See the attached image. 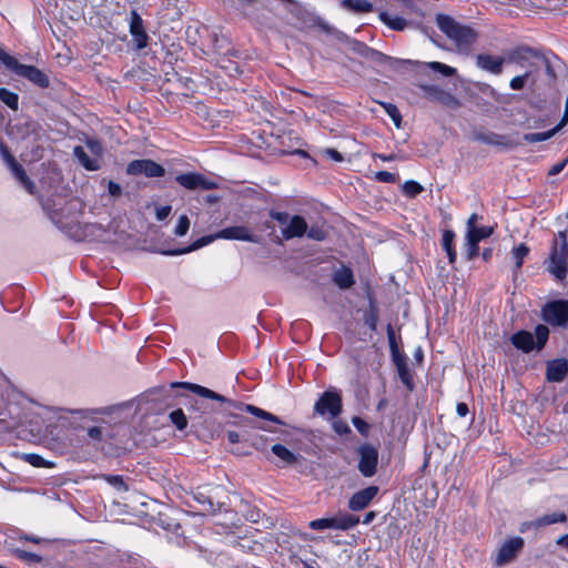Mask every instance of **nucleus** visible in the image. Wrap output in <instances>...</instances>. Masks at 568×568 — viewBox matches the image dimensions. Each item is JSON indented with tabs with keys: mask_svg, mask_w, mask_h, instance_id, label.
Segmentation results:
<instances>
[{
	"mask_svg": "<svg viewBox=\"0 0 568 568\" xmlns=\"http://www.w3.org/2000/svg\"><path fill=\"white\" fill-rule=\"evenodd\" d=\"M427 67L436 72L442 73L444 77H453L457 72L455 68L437 61L428 62Z\"/></svg>",
	"mask_w": 568,
	"mask_h": 568,
	"instance_id": "obj_43",
	"label": "nucleus"
},
{
	"mask_svg": "<svg viewBox=\"0 0 568 568\" xmlns=\"http://www.w3.org/2000/svg\"><path fill=\"white\" fill-rule=\"evenodd\" d=\"M272 453L280 459L283 466H291L296 464L301 456L294 454L290 449H287L285 446L281 444H275L272 446Z\"/></svg>",
	"mask_w": 568,
	"mask_h": 568,
	"instance_id": "obj_27",
	"label": "nucleus"
},
{
	"mask_svg": "<svg viewBox=\"0 0 568 568\" xmlns=\"http://www.w3.org/2000/svg\"><path fill=\"white\" fill-rule=\"evenodd\" d=\"M190 229V220L186 215L179 217L178 224L174 230V234L178 236H184Z\"/></svg>",
	"mask_w": 568,
	"mask_h": 568,
	"instance_id": "obj_45",
	"label": "nucleus"
},
{
	"mask_svg": "<svg viewBox=\"0 0 568 568\" xmlns=\"http://www.w3.org/2000/svg\"><path fill=\"white\" fill-rule=\"evenodd\" d=\"M475 139L489 145H497L504 148H513L516 145V143L513 142L510 138L494 132L476 134Z\"/></svg>",
	"mask_w": 568,
	"mask_h": 568,
	"instance_id": "obj_25",
	"label": "nucleus"
},
{
	"mask_svg": "<svg viewBox=\"0 0 568 568\" xmlns=\"http://www.w3.org/2000/svg\"><path fill=\"white\" fill-rule=\"evenodd\" d=\"M568 374V361L557 358L548 361L546 364V378L548 382L560 383Z\"/></svg>",
	"mask_w": 568,
	"mask_h": 568,
	"instance_id": "obj_19",
	"label": "nucleus"
},
{
	"mask_svg": "<svg viewBox=\"0 0 568 568\" xmlns=\"http://www.w3.org/2000/svg\"><path fill=\"white\" fill-rule=\"evenodd\" d=\"M358 470L364 477H372L376 474L378 463V450L372 445H362L358 448Z\"/></svg>",
	"mask_w": 568,
	"mask_h": 568,
	"instance_id": "obj_9",
	"label": "nucleus"
},
{
	"mask_svg": "<svg viewBox=\"0 0 568 568\" xmlns=\"http://www.w3.org/2000/svg\"><path fill=\"white\" fill-rule=\"evenodd\" d=\"M417 87L424 92V97L449 109L460 108V101L448 91L433 84L418 83Z\"/></svg>",
	"mask_w": 568,
	"mask_h": 568,
	"instance_id": "obj_7",
	"label": "nucleus"
},
{
	"mask_svg": "<svg viewBox=\"0 0 568 568\" xmlns=\"http://www.w3.org/2000/svg\"><path fill=\"white\" fill-rule=\"evenodd\" d=\"M129 30H130L132 40L135 44V48L138 50L144 49L148 45L149 36L144 29L142 18L135 10H132L130 12Z\"/></svg>",
	"mask_w": 568,
	"mask_h": 568,
	"instance_id": "obj_14",
	"label": "nucleus"
},
{
	"mask_svg": "<svg viewBox=\"0 0 568 568\" xmlns=\"http://www.w3.org/2000/svg\"><path fill=\"white\" fill-rule=\"evenodd\" d=\"M0 62H2L8 69H12L17 62V59L4 52L0 48Z\"/></svg>",
	"mask_w": 568,
	"mask_h": 568,
	"instance_id": "obj_55",
	"label": "nucleus"
},
{
	"mask_svg": "<svg viewBox=\"0 0 568 568\" xmlns=\"http://www.w3.org/2000/svg\"><path fill=\"white\" fill-rule=\"evenodd\" d=\"M493 226H476L475 229L467 230L466 233L471 237L476 239L477 242H480L481 240L489 237L493 234Z\"/></svg>",
	"mask_w": 568,
	"mask_h": 568,
	"instance_id": "obj_40",
	"label": "nucleus"
},
{
	"mask_svg": "<svg viewBox=\"0 0 568 568\" xmlns=\"http://www.w3.org/2000/svg\"><path fill=\"white\" fill-rule=\"evenodd\" d=\"M73 155L84 169L89 171H97L100 169V160L88 153L83 146L77 145L73 149Z\"/></svg>",
	"mask_w": 568,
	"mask_h": 568,
	"instance_id": "obj_26",
	"label": "nucleus"
},
{
	"mask_svg": "<svg viewBox=\"0 0 568 568\" xmlns=\"http://www.w3.org/2000/svg\"><path fill=\"white\" fill-rule=\"evenodd\" d=\"M378 493V487L369 486L353 494L348 500V508L358 511L366 508Z\"/></svg>",
	"mask_w": 568,
	"mask_h": 568,
	"instance_id": "obj_18",
	"label": "nucleus"
},
{
	"mask_svg": "<svg viewBox=\"0 0 568 568\" xmlns=\"http://www.w3.org/2000/svg\"><path fill=\"white\" fill-rule=\"evenodd\" d=\"M172 211L170 205L158 206L155 210V216L159 221L165 220Z\"/></svg>",
	"mask_w": 568,
	"mask_h": 568,
	"instance_id": "obj_59",
	"label": "nucleus"
},
{
	"mask_svg": "<svg viewBox=\"0 0 568 568\" xmlns=\"http://www.w3.org/2000/svg\"><path fill=\"white\" fill-rule=\"evenodd\" d=\"M272 217L275 221H277L281 225H283V227H285L288 224L290 220L292 219V216L286 212L273 213Z\"/></svg>",
	"mask_w": 568,
	"mask_h": 568,
	"instance_id": "obj_58",
	"label": "nucleus"
},
{
	"mask_svg": "<svg viewBox=\"0 0 568 568\" xmlns=\"http://www.w3.org/2000/svg\"><path fill=\"white\" fill-rule=\"evenodd\" d=\"M549 337V328L539 324L535 328V334L528 331H519L511 335V344L524 353L531 352L535 347L540 351L547 343Z\"/></svg>",
	"mask_w": 568,
	"mask_h": 568,
	"instance_id": "obj_4",
	"label": "nucleus"
},
{
	"mask_svg": "<svg viewBox=\"0 0 568 568\" xmlns=\"http://www.w3.org/2000/svg\"><path fill=\"white\" fill-rule=\"evenodd\" d=\"M476 239L471 237L466 233V242L464 245V252L467 261L475 260L479 254V246Z\"/></svg>",
	"mask_w": 568,
	"mask_h": 568,
	"instance_id": "obj_36",
	"label": "nucleus"
},
{
	"mask_svg": "<svg viewBox=\"0 0 568 568\" xmlns=\"http://www.w3.org/2000/svg\"><path fill=\"white\" fill-rule=\"evenodd\" d=\"M521 537H514L501 545L495 559L496 566H505L511 562L524 548Z\"/></svg>",
	"mask_w": 568,
	"mask_h": 568,
	"instance_id": "obj_11",
	"label": "nucleus"
},
{
	"mask_svg": "<svg viewBox=\"0 0 568 568\" xmlns=\"http://www.w3.org/2000/svg\"><path fill=\"white\" fill-rule=\"evenodd\" d=\"M529 75H530V72L527 71L521 75H517V77L513 78L509 83L510 88L513 90H521L525 87L526 81L529 78Z\"/></svg>",
	"mask_w": 568,
	"mask_h": 568,
	"instance_id": "obj_47",
	"label": "nucleus"
},
{
	"mask_svg": "<svg viewBox=\"0 0 568 568\" xmlns=\"http://www.w3.org/2000/svg\"><path fill=\"white\" fill-rule=\"evenodd\" d=\"M567 162H568V159H565V160H562V161H560V162H558V163L554 164V165L550 168V170H549L548 174H549V175H557V174H559V173L565 169V166H566Z\"/></svg>",
	"mask_w": 568,
	"mask_h": 568,
	"instance_id": "obj_61",
	"label": "nucleus"
},
{
	"mask_svg": "<svg viewBox=\"0 0 568 568\" xmlns=\"http://www.w3.org/2000/svg\"><path fill=\"white\" fill-rule=\"evenodd\" d=\"M567 520V516L562 511H556L552 514L544 515L536 520L529 521L528 525L534 526L535 528H540L545 526H549L557 523H565Z\"/></svg>",
	"mask_w": 568,
	"mask_h": 568,
	"instance_id": "obj_31",
	"label": "nucleus"
},
{
	"mask_svg": "<svg viewBox=\"0 0 568 568\" xmlns=\"http://www.w3.org/2000/svg\"><path fill=\"white\" fill-rule=\"evenodd\" d=\"M436 23L438 29L454 42L458 52L470 53L471 47L478 39V33L473 28L463 26L445 14H438Z\"/></svg>",
	"mask_w": 568,
	"mask_h": 568,
	"instance_id": "obj_1",
	"label": "nucleus"
},
{
	"mask_svg": "<svg viewBox=\"0 0 568 568\" xmlns=\"http://www.w3.org/2000/svg\"><path fill=\"white\" fill-rule=\"evenodd\" d=\"M170 419L179 430H183L187 426L186 416L181 408L173 410L170 414Z\"/></svg>",
	"mask_w": 568,
	"mask_h": 568,
	"instance_id": "obj_42",
	"label": "nucleus"
},
{
	"mask_svg": "<svg viewBox=\"0 0 568 568\" xmlns=\"http://www.w3.org/2000/svg\"><path fill=\"white\" fill-rule=\"evenodd\" d=\"M560 129L556 125L554 129L546 132L527 133L524 135V141L528 143L544 142L552 138Z\"/></svg>",
	"mask_w": 568,
	"mask_h": 568,
	"instance_id": "obj_34",
	"label": "nucleus"
},
{
	"mask_svg": "<svg viewBox=\"0 0 568 568\" xmlns=\"http://www.w3.org/2000/svg\"><path fill=\"white\" fill-rule=\"evenodd\" d=\"M528 253L529 247L525 243L519 244L513 250V257L515 260V266L517 270L521 267L524 258L528 255Z\"/></svg>",
	"mask_w": 568,
	"mask_h": 568,
	"instance_id": "obj_39",
	"label": "nucleus"
},
{
	"mask_svg": "<svg viewBox=\"0 0 568 568\" xmlns=\"http://www.w3.org/2000/svg\"><path fill=\"white\" fill-rule=\"evenodd\" d=\"M220 237L217 236V232L214 233V234H211V235H206V236H202L200 239H197L192 245H190L189 247H185V248H182V250H178V251H168V252H164V254L166 255H179V254H185V253H190L194 250H197V248H201L210 243H212L213 241L215 240H219Z\"/></svg>",
	"mask_w": 568,
	"mask_h": 568,
	"instance_id": "obj_32",
	"label": "nucleus"
},
{
	"mask_svg": "<svg viewBox=\"0 0 568 568\" xmlns=\"http://www.w3.org/2000/svg\"><path fill=\"white\" fill-rule=\"evenodd\" d=\"M230 8L244 11L248 4V0H223Z\"/></svg>",
	"mask_w": 568,
	"mask_h": 568,
	"instance_id": "obj_56",
	"label": "nucleus"
},
{
	"mask_svg": "<svg viewBox=\"0 0 568 568\" xmlns=\"http://www.w3.org/2000/svg\"><path fill=\"white\" fill-rule=\"evenodd\" d=\"M79 206L80 202L78 200L65 201L62 197L48 200L43 203V209L47 211L50 220L59 227L65 225L64 220L74 216Z\"/></svg>",
	"mask_w": 568,
	"mask_h": 568,
	"instance_id": "obj_5",
	"label": "nucleus"
},
{
	"mask_svg": "<svg viewBox=\"0 0 568 568\" xmlns=\"http://www.w3.org/2000/svg\"><path fill=\"white\" fill-rule=\"evenodd\" d=\"M251 146L262 148L266 142L263 140L261 133L257 130L251 132Z\"/></svg>",
	"mask_w": 568,
	"mask_h": 568,
	"instance_id": "obj_57",
	"label": "nucleus"
},
{
	"mask_svg": "<svg viewBox=\"0 0 568 568\" xmlns=\"http://www.w3.org/2000/svg\"><path fill=\"white\" fill-rule=\"evenodd\" d=\"M176 182L187 190H212L216 184L202 174L197 173H184L176 176Z\"/></svg>",
	"mask_w": 568,
	"mask_h": 568,
	"instance_id": "obj_17",
	"label": "nucleus"
},
{
	"mask_svg": "<svg viewBox=\"0 0 568 568\" xmlns=\"http://www.w3.org/2000/svg\"><path fill=\"white\" fill-rule=\"evenodd\" d=\"M333 427H334L335 432L339 435H345V434L351 433V428L348 427V425L343 422H335Z\"/></svg>",
	"mask_w": 568,
	"mask_h": 568,
	"instance_id": "obj_63",
	"label": "nucleus"
},
{
	"mask_svg": "<svg viewBox=\"0 0 568 568\" xmlns=\"http://www.w3.org/2000/svg\"><path fill=\"white\" fill-rule=\"evenodd\" d=\"M314 408L320 415L328 413L332 417H336L342 412V398L337 393L325 392L315 403Z\"/></svg>",
	"mask_w": 568,
	"mask_h": 568,
	"instance_id": "obj_12",
	"label": "nucleus"
},
{
	"mask_svg": "<svg viewBox=\"0 0 568 568\" xmlns=\"http://www.w3.org/2000/svg\"><path fill=\"white\" fill-rule=\"evenodd\" d=\"M381 105L385 110V112L389 115V118L393 120L394 124L399 128L402 123V114L398 110V108L393 103L387 102H381Z\"/></svg>",
	"mask_w": 568,
	"mask_h": 568,
	"instance_id": "obj_38",
	"label": "nucleus"
},
{
	"mask_svg": "<svg viewBox=\"0 0 568 568\" xmlns=\"http://www.w3.org/2000/svg\"><path fill=\"white\" fill-rule=\"evenodd\" d=\"M251 415L258 418V420L251 419V428H261L273 433L276 430L277 425H283V422L280 420L275 415L252 405Z\"/></svg>",
	"mask_w": 568,
	"mask_h": 568,
	"instance_id": "obj_15",
	"label": "nucleus"
},
{
	"mask_svg": "<svg viewBox=\"0 0 568 568\" xmlns=\"http://www.w3.org/2000/svg\"><path fill=\"white\" fill-rule=\"evenodd\" d=\"M374 179L383 183H395L397 181V176L394 173L387 171L376 172Z\"/></svg>",
	"mask_w": 568,
	"mask_h": 568,
	"instance_id": "obj_50",
	"label": "nucleus"
},
{
	"mask_svg": "<svg viewBox=\"0 0 568 568\" xmlns=\"http://www.w3.org/2000/svg\"><path fill=\"white\" fill-rule=\"evenodd\" d=\"M85 149L92 156H97L100 160V156L102 154V145L99 141L92 139L87 140Z\"/></svg>",
	"mask_w": 568,
	"mask_h": 568,
	"instance_id": "obj_46",
	"label": "nucleus"
},
{
	"mask_svg": "<svg viewBox=\"0 0 568 568\" xmlns=\"http://www.w3.org/2000/svg\"><path fill=\"white\" fill-rule=\"evenodd\" d=\"M1 153L14 178L30 194H32L34 192V183L29 179L23 168L14 160L7 149H2Z\"/></svg>",
	"mask_w": 568,
	"mask_h": 568,
	"instance_id": "obj_16",
	"label": "nucleus"
},
{
	"mask_svg": "<svg viewBox=\"0 0 568 568\" xmlns=\"http://www.w3.org/2000/svg\"><path fill=\"white\" fill-rule=\"evenodd\" d=\"M0 100L13 111L19 108V95L6 88H0Z\"/></svg>",
	"mask_w": 568,
	"mask_h": 568,
	"instance_id": "obj_35",
	"label": "nucleus"
},
{
	"mask_svg": "<svg viewBox=\"0 0 568 568\" xmlns=\"http://www.w3.org/2000/svg\"><path fill=\"white\" fill-rule=\"evenodd\" d=\"M130 175L144 174L148 178H160L164 175V169L152 160H134L126 166Z\"/></svg>",
	"mask_w": 568,
	"mask_h": 568,
	"instance_id": "obj_10",
	"label": "nucleus"
},
{
	"mask_svg": "<svg viewBox=\"0 0 568 568\" xmlns=\"http://www.w3.org/2000/svg\"><path fill=\"white\" fill-rule=\"evenodd\" d=\"M333 281L342 290L351 288L355 283L352 270L345 266L334 273Z\"/></svg>",
	"mask_w": 568,
	"mask_h": 568,
	"instance_id": "obj_28",
	"label": "nucleus"
},
{
	"mask_svg": "<svg viewBox=\"0 0 568 568\" xmlns=\"http://www.w3.org/2000/svg\"><path fill=\"white\" fill-rule=\"evenodd\" d=\"M217 236L223 240L248 241V229L245 226H231L219 231Z\"/></svg>",
	"mask_w": 568,
	"mask_h": 568,
	"instance_id": "obj_29",
	"label": "nucleus"
},
{
	"mask_svg": "<svg viewBox=\"0 0 568 568\" xmlns=\"http://www.w3.org/2000/svg\"><path fill=\"white\" fill-rule=\"evenodd\" d=\"M379 19L390 29L396 31H403L408 24V22L404 18L398 16H390L387 12H381Z\"/></svg>",
	"mask_w": 568,
	"mask_h": 568,
	"instance_id": "obj_33",
	"label": "nucleus"
},
{
	"mask_svg": "<svg viewBox=\"0 0 568 568\" xmlns=\"http://www.w3.org/2000/svg\"><path fill=\"white\" fill-rule=\"evenodd\" d=\"M323 153L336 162L343 161V155L335 149H325Z\"/></svg>",
	"mask_w": 568,
	"mask_h": 568,
	"instance_id": "obj_62",
	"label": "nucleus"
},
{
	"mask_svg": "<svg viewBox=\"0 0 568 568\" xmlns=\"http://www.w3.org/2000/svg\"><path fill=\"white\" fill-rule=\"evenodd\" d=\"M341 4L353 13H367L374 10L373 3L367 0H343Z\"/></svg>",
	"mask_w": 568,
	"mask_h": 568,
	"instance_id": "obj_30",
	"label": "nucleus"
},
{
	"mask_svg": "<svg viewBox=\"0 0 568 568\" xmlns=\"http://www.w3.org/2000/svg\"><path fill=\"white\" fill-rule=\"evenodd\" d=\"M102 478L119 493L128 490V485L120 475H102Z\"/></svg>",
	"mask_w": 568,
	"mask_h": 568,
	"instance_id": "obj_37",
	"label": "nucleus"
},
{
	"mask_svg": "<svg viewBox=\"0 0 568 568\" xmlns=\"http://www.w3.org/2000/svg\"><path fill=\"white\" fill-rule=\"evenodd\" d=\"M305 234L307 235L308 239L314 241H323L326 236L324 230L318 226H312L310 229L307 227Z\"/></svg>",
	"mask_w": 568,
	"mask_h": 568,
	"instance_id": "obj_51",
	"label": "nucleus"
},
{
	"mask_svg": "<svg viewBox=\"0 0 568 568\" xmlns=\"http://www.w3.org/2000/svg\"><path fill=\"white\" fill-rule=\"evenodd\" d=\"M108 191H109L110 195H112V196H120L122 193V189H121L120 184H118L113 181L109 182Z\"/></svg>",
	"mask_w": 568,
	"mask_h": 568,
	"instance_id": "obj_64",
	"label": "nucleus"
},
{
	"mask_svg": "<svg viewBox=\"0 0 568 568\" xmlns=\"http://www.w3.org/2000/svg\"><path fill=\"white\" fill-rule=\"evenodd\" d=\"M541 317L551 326H566L568 324V300H557L545 304Z\"/></svg>",
	"mask_w": 568,
	"mask_h": 568,
	"instance_id": "obj_6",
	"label": "nucleus"
},
{
	"mask_svg": "<svg viewBox=\"0 0 568 568\" xmlns=\"http://www.w3.org/2000/svg\"><path fill=\"white\" fill-rule=\"evenodd\" d=\"M329 529L348 530L359 523V518L348 513L337 514L336 516L328 517Z\"/></svg>",
	"mask_w": 568,
	"mask_h": 568,
	"instance_id": "obj_23",
	"label": "nucleus"
},
{
	"mask_svg": "<svg viewBox=\"0 0 568 568\" xmlns=\"http://www.w3.org/2000/svg\"><path fill=\"white\" fill-rule=\"evenodd\" d=\"M454 240H455V232L454 231H452V230L444 231L443 237H442L443 248L445 251L455 248L454 247Z\"/></svg>",
	"mask_w": 568,
	"mask_h": 568,
	"instance_id": "obj_48",
	"label": "nucleus"
},
{
	"mask_svg": "<svg viewBox=\"0 0 568 568\" xmlns=\"http://www.w3.org/2000/svg\"><path fill=\"white\" fill-rule=\"evenodd\" d=\"M23 459L34 467L44 466V459L37 454H26Z\"/></svg>",
	"mask_w": 568,
	"mask_h": 568,
	"instance_id": "obj_53",
	"label": "nucleus"
},
{
	"mask_svg": "<svg viewBox=\"0 0 568 568\" xmlns=\"http://www.w3.org/2000/svg\"><path fill=\"white\" fill-rule=\"evenodd\" d=\"M16 554L20 559L28 561V562H40V560H41L40 556H38L33 552H28L24 550H16Z\"/></svg>",
	"mask_w": 568,
	"mask_h": 568,
	"instance_id": "obj_52",
	"label": "nucleus"
},
{
	"mask_svg": "<svg viewBox=\"0 0 568 568\" xmlns=\"http://www.w3.org/2000/svg\"><path fill=\"white\" fill-rule=\"evenodd\" d=\"M195 499L202 504L204 507V510H213V503L209 497H205L203 494L199 493L195 495Z\"/></svg>",
	"mask_w": 568,
	"mask_h": 568,
	"instance_id": "obj_60",
	"label": "nucleus"
},
{
	"mask_svg": "<svg viewBox=\"0 0 568 568\" xmlns=\"http://www.w3.org/2000/svg\"><path fill=\"white\" fill-rule=\"evenodd\" d=\"M568 243L565 232H559L552 243L549 258L545 262L546 270L557 280L562 281L567 276Z\"/></svg>",
	"mask_w": 568,
	"mask_h": 568,
	"instance_id": "obj_3",
	"label": "nucleus"
},
{
	"mask_svg": "<svg viewBox=\"0 0 568 568\" xmlns=\"http://www.w3.org/2000/svg\"><path fill=\"white\" fill-rule=\"evenodd\" d=\"M347 43H348V49L352 52H354L361 57L369 58V59H374V60H382V59L386 58V55H384L383 53L369 48L364 42H361L358 40L352 39Z\"/></svg>",
	"mask_w": 568,
	"mask_h": 568,
	"instance_id": "obj_24",
	"label": "nucleus"
},
{
	"mask_svg": "<svg viewBox=\"0 0 568 568\" xmlns=\"http://www.w3.org/2000/svg\"><path fill=\"white\" fill-rule=\"evenodd\" d=\"M478 89L483 94L491 98L496 102H501L503 95L499 92H497V90L494 89L491 85L487 83H481L478 85Z\"/></svg>",
	"mask_w": 568,
	"mask_h": 568,
	"instance_id": "obj_44",
	"label": "nucleus"
},
{
	"mask_svg": "<svg viewBox=\"0 0 568 568\" xmlns=\"http://www.w3.org/2000/svg\"><path fill=\"white\" fill-rule=\"evenodd\" d=\"M308 527L313 530H325L329 529L327 518H320L310 521Z\"/></svg>",
	"mask_w": 568,
	"mask_h": 568,
	"instance_id": "obj_54",
	"label": "nucleus"
},
{
	"mask_svg": "<svg viewBox=\"0 0 568 568\" xmlns=\"http://www.w3.org/2000/svg\"><path fill=\"white\" fill-rule=\"evenodd\" d=\"M352 423L354 427L364 436H367L369 433L371 426L361 417L354 416L352 418Z\"/></svg>",
	"mask_w": 568,
	"mask_h": 568,
	"instance_id": "obj_49",
	"label": "nucleus"
},
{
	"mask_svg": "<svg viewBox=\"0 0 568 568\" xmlns=\"http://www.w3.org/2000/svg\"><path fill=\"white\" fill-rule=\"evenodd\" d=\"M174 388H186L202 398L212 399L220 404H223L225 402V398L222 395L197 384L172 383L170 385L169 393H172Z\"/></svg>",
	"mask_w": 568,
	"mask_h": 568,
	"instance_id": "obj_21",
	"label": "nucleus"
},
{
	"mask_svg": "<svg viewBox=\"0 0 568 568\" xmlns=\"http://www.w3.org/2000/svg\"><path fill=\"white\" fill-rule=\"evenodd\" d=\"M128 426L116 420L112 414H105L94 425L87 427L88 438L95 445L103 447L125 435Z\"/></svg>",
	"mask_w": 568,
	"mask_h": 568,
	"instance_id": "obj_2",
	"label": "nucleus"
},
{
	"mask_svg": "<svg viewBox=\"0 0 568 568\" xmlns=\"http://www.w3.org/2000/svg\"><path fill=\"white\" fill-rule=\"evenodd\" d=\"M505 59L499 55H493L488 53H479L476 55V65L493 74H500L503 72V65Z\"/></svg>",
	"mask_w": 568,
	"mask_h": 568,
	"instance_id": "obj_20",
	"label": "nucleus"
},
{
	"mask_svg": "<svg viewBox=\"0 0 568 568\" xmlns=\"http://www.w3.org/2000/svg\"><path fill=\"white\" fill-rule=\"evenodd\" d=\"M388 339H389V344H390V347L393 351V359H394L398 376H399L402 383L407 387V389L409 392H412L414 389L413 376H412L408 365L406 363V357L396 352L395 334H394V331L390 325L388 326Z\"/></svg>",
	"mask_w": 568,
	"mask_h": 568,
	"instance_id": "obj_8",
	"label": "nucleus"
},
{
	"mask_svg": "<svg viewBox=\"0 0 568 568\" xmlns=\"http://www.w3.org/2000/svg\"><path fill=\"white\" fill-rule=\"evenodd\" d=\"M11 71H13L19 77L28 79L40 88L49 87L50 81L48 75L33 65L22 64L17 60Z\"/></svg>",
	"mask_w": 568,
	"mask_h": 568,
	"instance_id": "obj_13",
	"label": "nucleus"
},
{
	"mask_svg": "<svg viewBox=\"0 0 568 568\" xmlns=\"http://www.w3.org/2000/svg\"><path fill=\"white\" fill-rule=\"evenodd\" d=\"M307 231V223L304 217L294 215L288 224L282 229V235L285 240L302 237Z\"/></svg>",
	"mask_w": 568,
	"mask_h": 568,
	"instance_id": "obj_22",
	"label": "nucleus"
},
{
	"mask_svg": "<svg viewBox=\"0 0 568 568\" xmlns=\"http://www.w3.org/2000/svg\"><path fill=\"white\" fill-rule=\"evenodd\" d=\"M402 190L406 196L415 197L424 191V187L418 182L409 180L403 184Z\"/></svg>",
	"mask_w": 568,
	"mask_h": 568,
	"instance_id": "obj_41",
	"label": "nucleus"
}]
</instances>
